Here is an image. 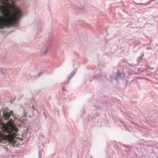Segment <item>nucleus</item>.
Here are the masks:
<instances>
[{"label":"nucleus","instance_id":"obj_10","mask_svg":"<svg viewBox=\"0 0 158 158\" xmlns=\"http://www.w3.org/2000/svg\"><path fill=\"white\" fill-rule=\"evenodd\" d=\"M136 69L137 70V71L138 72H140V71L141 70L140 68H137Z\"/></svg>","mask_w":158,"mask_h":158},{"label":"nucleus","instance_id":"obj_8","mask_svg":"<svg viewBox=\"0 0 158 158\" xmlns=\"http://www.w3.org/2000/svg\"><path fill=\"white\" fill-rule=\"evenodd\" d=\"M143 56H144V54H143L142 56H140L138 58L137 60V61L138 62H139V63L140 62L141 60L142 59L143 57Z\"/></svg>","mask_w":158,"mask_h":158},{"label":"nucleus","instance_id":"obj_14","mask_svg":"<svg viewBox=\"0 0 158 158\" xmlns=\"http://www.w3.org/2000/svg\"><path fill=\"white\" fill-rule=\"evenodd\" d=\"M90 158H93L92 156H90Z\"/></svg>","mask_w":158,"mask_h":158},{"label":"nucleus","instance_id":"obj_3","mask_svg":"<svg viewBox=\"0 0 158 158\" xmlns=\"http://www.w3.org/2000/svg\"><path fill=\"white\" fill-rule=\"evenodd\" d=\"M121 73L118 71L117 72L113 73L112 76L111 77V78L115 80H117L121 78Z\"/></svg>","mask_w":158,"mask_h":158},{"label":"nucleus","instance_id":"obj_15","mask_svg":"<svg viewBox=\"0 0 158 158\" xmlns=\"http://www.w3.org/2000/svg\"><path fill=\"white\" fill-rule=\"evenodd\" d=\"M42 137H44V135H42Z\"/></svg>","mask_w":158,"mask_h":158},{"label":"nucleus","instance_id":"obj_6","mask_svg":"<svg viewBox=\"0 0 158 158\" xmlns=\"http://www.w3.org/2000/svg\"><path fill=\"white\" fill-rule=\"evenodd\" d=\"M76 73V71H73L71 72L70 76L67 78V79L69 81L71 79V78L74 76L75 73Z\"/></svg>","mask_w":158,"mask_h":158},{"label":"nucleus","instance_id":"obj_2","mask_svg":"<svg viewBox=\"0 0 158 158\" xmlns=\"http://www.w3.org/2000/svg\"><path fill=\"white\" fill-rule=\"evenodd\" d=\"M12 114V113L11 112L9 113L3 110H2L0 111V116H1L3 117L4 119L6 120H9Z\"/></svg>","mask_w":158,"mask_h":158},{"label":"nucleus","instance_id":"obj_16","mask_svg":"<svg viewBox=\"0 0 158 158\" xmlns=\"http://www.w3.org/2000/svg\"><path fill=\"white\" fill-rule=\"evenodd\" d=\"M20 117H21V119H22V117H19V118H20Z\"/></svg>","mask_w":158,"mask_h":158},{"label":"nucleus","instance_id":"obj_11","mask_svg":"<svg viewBox=\"0 0 158 158\" xmlns=\"http://www.w3.org/2000/svg\"><path fill=\"white\" fill-rule=\"evenodd\" d=\"M152 49V48L150 47H148L146 48L147 50H149V49Z\"/></svg>","mask_w":158,"mask_h":158},{"label":"nucleus","instance_id":"obj_9","mask_svg":"<svg viewBox=\"0 0 158 158\" xmlns=\"http://www.w3.org/2000/svg\"><path fill=\"white\" fill-rule=\"evenodd\" d=\"M63 112L65 116H66L68 114H67V110L65 109H64L63 110Z\"/></svg>","mask_w":158,"mask_h":158},{"label":"nucleus","instance_id":"obj_1","mask_svg":"<svg viewBox=\"0 0 158 158\" xmlns=\"http://www.w3.org/2000/svg\"><path fill=\"white\" fill-rule=\"evenodd\" d=\"M23 16L15 0H0V32L4 27H18L17 20Z\"/></svg>","mask_w":158,"mask_h":158},{"label":"nucleus","instance_id":"obj_12","mask_svg":"<svg viewBox=\"0 0 158 158\" xmlns=\"http://www.w3.org/2000/svg\"><path fill=\"white\" fill-rule=\"evenodd\" d=\"M42 73H40L39 74L38 76L39 77H40V76L41 75V74Z\"/></svg>","mask_w":158,"mask_h":158},{"label":"nucleus","instance_id":"obj_13","mask_svg":"<svg viewBox=\"0 0 158 158\" xmlns=\"http://www.w3.org/2000/svg\"><path fill=\"white\" fill-rule=\"evenodd\" d=\"M39 158H41L40 156V154L39 153Z\"/></svg>","mask_w":158,"mask_h":158},{"label":"nucleus","instance_id":"obj_5","mask_svg":"<svg viewBox=\"0 0 158 158\" xmlns=\"http://www.w3.org/2000/svg\"><path fill=\"white\" fill-rule=\"evenodd\" d=\"M76 73V71H73L71 72L70 76L67 78V79L69 81L71 79V78L74 76L75 73Z\"/></svg>","mask_w":158,"mask_h":158},{"label":"nucleus","instance_id":"obj_17","mask_svg":"<svg viewBox=\"0 0 158 158\" xmlns=\"http://www.w3.org/2000/svg\"><path fill=\"white\" fill-rule=\"evenodd\" d=\"M20 122H22V121H21V120H20Z\"/></svg>","mask_w":158,"mask_h":158},{"label":"nucleus","instance_id":"obj_18","mask_svg":"<svg viewBox=\"0 0 158 158\" xmlns=\"http://www.w3.org/2000/svg\"><path fill=\"white\" fill-rule=\"evenodd\" d=\"M125 127L126 128V129L127 127H126V126H125Z\"/></svg>","mask_w":158,"mask_h":158},{"label":"nucleus","instance_id":"obj_7","mask_svg":"<svg viewBox=\"0 0 158 158\" xmlns=\"http://www.w3.org/2000/svg\"><path fill=\"white\" fill-rule=\"evenodd\" d=\"M50 50V46H47L46 47L45 50L44 52V54L45 55L47 54L48 52V51Z\"/></svg>","mask_w":158,"mask_h":158},{"label":"nucleus","instance_id":"obj_19","mask_svg":"<svg viewBox=\"0 0 158 158\" xmlns=\"http://www.w3.org/2000/svg\"><path fill=\"white\" fill-rule=\"evenodd\" d=\"M154 69L153 68H152V69Z\"/></svg>","mask_w":158,"mask_h":158},{"label":"nucleus","instance_id":"obj_4","mask_svg":"<svg viewBox=\"0 0 158 158\" xmlns=\"http://www.w3.org/2000/svg\"><path fill=\"white\" fill-rule=\"evenodd\" d=\"M6 70L4 68H0V72L4 76H6Z\"/></svg>","mask_w":158,"mask_h":158}]
</instances>
